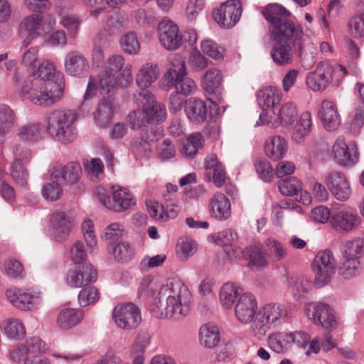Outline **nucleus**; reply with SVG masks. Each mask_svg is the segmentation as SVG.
<instances>
[{
	"label": "nucleus",
	"mask_w": 364,
	"mask_h": 364,
	"mask_svg": "<svg viewBox=\"0 0 364 364\" xmlns=\"http://www.w3.org/2000/svg\"><path fill=\"white\" fill-rule=\"evenodd\" d=\"M297 116L296 107L291 103L284 105L279 109L278 118L284 125L291 124Z\"/></svg>",
	"instance_id": "50"
},
{
	"label": "nucleus",
	"mask_w": 364,
	"mask_h": 364,
	"mask_svg": "<svg viewBox=\"0 0 364 364\" xmlns=\"http://www.w3.org/2000/svg\"><path fill=\"white\" fill-rule=\"evenodd\" d=\"M242 10L240 0H228L213 10L212 17L220 28L229 29L240 21Z\"/></svg>",
	"instance_id": "3"
},
{
	"label": "nucleus",
	"mask_w": 364,
	"mask_h": 364,
	"mask_svg": "<svg viewBox=\"0 0 364 364\" xmlns=\"http://www.w3.org/2000/svg\"><path fill=\"white\" fill-rule=\"evenodd\" d=\"M178 66L174 68H170L164 75L163 80L166 86H175L178 94L183 95H191L196 88L195 82L186 76L185 61L179 57Z\"/></svg>",
	"instance_id": "6"
},
{
	"label": "nucleus",
	"mask_w": 364,
	"mask_h": 364,
	"mask_svg": "<svg viewBox=\"0 0 364 364\" xmlns=\"http://www.w3.org/2000/svg\"><path fill=\"white\" fill-rule=\"evenodd\" d=\"M319 115L325 127L331 131L338 128L341 118L336 105L331 101L323 100Z\"/></svg>",
	"instance_id": "21"
},
{
	"label": "nucleus",
	"mask_w": 364,
	"mask_h": 364,
	"mask_svg": "<svg viewBox=\"0 0 364 364\" xmlns=\"http://www.w3.org/2000/svg\"><path fill=\"white\" fill-rule=\"evenodd\" d=\"M150 343V336L146 332L141 333L136 338L134 343L133 344L131 350L132 355H143L146 348Z\"/></svg>",
	"instance_id": "54"
},
{
	"label": "nucleus",
	"mask_w": 364,
	"mask_h": 364,
	"mask_svg": "<svg viewBox=\"0 0 364 364\" xmlns=\"http://www.w3.org/2000/svg\"><path fill=\"white\" fill-rule=\"evenodd\" d=\"M336 259L331 252H319L315 257L311 267L314 273V283L318 287L328 284L336 270Z\"/></svg>",
	"instance_id": "5"
},
{
	"label": "nucleus",
	"mask_w": 364,
	"mask_h": 364,
	"mask_svg": "<svg viewBox=\"0 0 364 364\" xmlns=\"http://www.w3.org/2000/svg\"><path fill=\"white\" fill-rule=\"evenodd\" d=\"M51 181L43 186L41 193L46 200L56 201L60 198L63 189L59 181H56L55 179H51Z\"/></svg>",
	"instance_id": "47"
},
{
	"label": "nucleus",
	"mask_w": 364,
	"mask_h": 364,
	"mask_svg": "<svg viewBox=\"0 0 364 364\" xmlns=\"http://www.w3.org/2000/svg\"><path fill=\"white\" fill-rule=\"evenodd\" d=\"M64 82L58 76L55 80L53 79L45 82L44 84V105H51L58 102L63 97L64 92Z\"/></svg>",
	"instance_id": "24"
},
{
	"label": "nucleus",
	"mask_w": 364,
	"mask_h": 364,
	"mask_svg": "<svg viewBox=\"0 0 364 364\" xmlns=\"http://www.w3.org/2000/svg\"><path fill=\"white\" fill-rule=\"evenodd\" d=\"M325 183L332 195L338 200H347L351 194V188L346 174L342 171H331L326 176Z\"/></svg>",
	"instance_id": "10"
},
{
	"label": "nucleus",
	"mask_w": 364,
	"mask_h": 364,
	"mask_svg": "<svg viewBox=\"0 0 364 364\" xmlns=\"http://www.w3.org/2000/svg\"><path fill=\"white\" fill-rule=\"evenodd\" d=\"M127 122L133 129H140L146 124H149L144 109H136L130 113L127 117Z\"/></svg>",
	"instance_id": "51"
},
{
	"label": "nucleus",
	"mask_w": 364,
	"mask_h": 364,
	"mask_svg": "<svg viewBox=\"0 0 364 364\" xmlns=\"http://www.w3.org/2000/svg\"><path fill=\"white\" fill-rule=\"evenodd\" d=\"M363 244L364 241L361 239L347 242L343 250L345 258L348 259H357L363 252Z\"/></svg>",
	"instance_id": "48"
},
{
	"label": "nucleus",
	"mask_w": 364,
	"mask_h": 364,
	"mask_svg": "<svg viewBox=\"0 0 364 364\" xmlns=\"http://www.w3.org/2000/svg\"><path fill=\"white\" fill-rule=\"evenodd\" d=\"M257 101L263 109L273 108L279 102L278 91L274 87H265L259 90L257 95Z\"/></svg>",
	"instance_id": "36"
},
{
	"label": "nucleus",
	"mask_w": 364,
	"mask_h": 364,
	"mask_svg": "<svg viewBox=\"0 0 364 364\" xmlns=\"http://www.w3.org/2000/svg\"><path fill=\"white\" fill-rule=\"evenodd\" d=\"M123 50L129 54H136L140 50V44L135 32L124 34L120 41Z\"/></svg>",
	"instance_id": "46"
},
{
	"label": "nucleus",
	"mask_w": 364,
	"mask_h": 364,
	"mask_svg": "<svg viewBox=\"0 0 364 364\" xmlns=\"http://www.w3.org/2000/svg\"><path fill=\"white\" fill-rule=\"evenodd\" d=\"M27 355V358L40 357L46 353V343L39 337L33 336L27 338L23 344Z\"/></svg>",
	"instance_id": "34"
},
{
	"label": "nucleus",
	"mask_w": 364,
	"mask_h": 364,
	"mask_svg": "<svg viewBox=\"0 0 364 364\" xmlns=\"http://www.w3.org/2000/svg\"><path fill=\"white\" fill-rule=\"evenodd\" d=\"M35 73L36 78H41L43 82H47L55 77V68L50 63H43L39 65L38 70Z\"/></svg>",
	"instance_id": "63"
},
{
	"label": "nucleus",
	"mask_w": 364,
	"mask_h": 364,
	"mask_svg": "<svg viewBox=\"0 0 364 364\" xmlns=\"http://www.w3.org/2000/svg\"><path fill=\"white\" fill-rule=\"evenodd\" d=\"M75 119L76 115L71 110H55L48 118V132L52 136L63 143L73 141L76 137L73 126Z\"/></svg>",
	"instance_id": "2"
},
{
	"label": "nucleus",
	"mask_w": 364,
	"mask_h": 364,
	"mask_svg": "<svg viewBox=\"0 0 364 364\" xmlns=\"http://www.w3.org/2000/svg\"><path fill=\"white\" fill-rule=\"evenodd\" d=\"M44 84L41 78H36V73L28 75L23 80L20 94L38 105H44Z\"/></svg>",
	"instance_id": "12"
},
{
	"label": "nucleus",
	"mask_w": 364,
	"mask_h": 364,
	"mask_svg": "<svg viewBox=\"0 0 364 364\" xmlns=\"http://www.w3.org/2000/svg\"><path fill=\"white\" fill-rule=\"evenodd\" d=\"M12 178L19 185L23 186L27 184L28 173L23 166L22 161L16 159L11 166Z\"/></svg>",
	"instance_id": "49"
},
{
	"label": "nucleus",
	"mask_w": 364,
	"mask_h": 364,
	"mask_svg": "<svg viewBox=\"0 0 364 364\" xmlns=\"http://www.w3.org/2000/svg\"><path fill=\"white\" fill-rule=\"evenodd\" d=\"M311 117L309 112L301 114L299 121L295 125L293 137L296 141H301L309 134L311 131Z\"/></svg>",
	"instance_id": "37"
},
{
	"label": "nucleus",
	"mask_w": 364,
	"mask_h": 364,
	"mask_svg": "<svg viewBox=\"0 0 364 364\" xmlns=\"http://www.w3.org/2000/svg\"><path fill=\"white\" fill-rule=\"evenodd\" d=\"M204 0H189L186 7V16L189 20H196L204 7Z\"/></svg>",
	"instance_id": "64"
},
{
	"label": "nucleus",
	"mask_w": 364,
	"mask_h": 364,
	"mask_svg": "<svg viewBox=\"0 0 364 364\" xmlns=\"http://www.w3.org/2000/svg\"><path fill=\"white\" fill-rule=\"evenodd\" d=\"M251 327L253 333L258 339H262L270 329V320H251Z\"/></svg>",
	"instance_id": "60"
},
{
	"label": "nucleus",
	"mask_w": 364,
	"mask_h": 364,
	"mask_svg": "<svg viewBox=\"0 0 364 364\" xmlns=\"http://www.w3.org/2000/svg\"><path fill=\"white\" fill-rule=\"evenodd\" d=\"M272 36L274 43L271 50V57L277 65L291 64L294 60L293 50L299 58L302 57L304 47L302 28L291 31H277L272 33Z\"/></svg>",
	"instance_id": "1"
},
{
	"label": "nucleus",
	"mask_w": 364,
	"mask_h": 364,
	"mask_svg": "<svg viewBox=\"0 0 364 364\" xmlns=\"http://www.w3.org/2000/svg\"><path fill=\"white\" fill-rule=\"evenodd\" d=\"M278 188L282 195L287 196L297 194L302 188L301 182L294 177L280 180Z\"/></svg>",
	"instance_id": "44"
},
{
	"label": "nucleus",
	"mask_w": 364,
	"mask_h": 364,
	"mask_svg": "<svg viewBox=\"0 0 364 364\" xmlns=\"http://www.w3.org/2000/svg\"><path fill=\"white\" fill-rule=\"evenodd\" d=\"M289 284L294 296L298 300L304 297L311 288L310 282L304 277H291Z\"/></svg>",
	"instance_id": "40"
},
{
	"label": "nucleus",
	"mask_w": 364,
	"mask_h": 364,
	"mask_svg": "<svg viewBox=\"0 0 364 364\" xmlns=\"http://www.w3.org/2000/svg\"><path fill=\"white\" fill-rule=\"evenodd\" d=\"M112 197L105 193H98L101 203L107 208L122 212L135 204L132 194L127 188L112 186Z\"/></svg>",
	"instance_id": "8"
},
{
	"label": "nucleus",
	"mask_w": 364,
	"mask_h": 364,
	"mask_svg": "<svg viewBox=\"0 0 364 364\" xmlns=\"http://www.w3.org/2000/svg\"><path fill=\"white\" fill-rule=\"evenodd\" d=\"M158 35L161 44L168 50H176L183 44L178 26L170 20L164 19L159 23Z\"/></svg>",
	"instance_id": "9"
},
{
	"label": "nucleus",
	"mask_w": 364,
	"mask_h": 364,
	"mask_svg": "<svg viewBox=\"0 0 364 364\" xmlns=\"http://www.w3.org/2000/svg\"><path fill=\"white\" fill-rule=\"evenodd\" d=\"M262 14L265 19L272 26L271 33H275L279 31L284 32L301 28L299 26H296L291 21L287 18L291 16V13L280 4H269L263 8Z\"/></svg>",
	"instance_id": "4"
},
{
	"label": "nucleus",
	"mask_w": 364,
	"mask_h": 364,
	"mask_svg": "<svg viewBox=\"0 0 364 364\" xmlns=\"http://www.w3.org/2000/svg\"><path fill=\"white\" fill-rule=\"evenodd\" d=\"M223 75L216 68L209 69L204 75L203 80V87L207 93L213 97L210 101H219L223 91Z\"/></svg>",
	"instance_id": "15"
},
{
	"label": "nucleus",
	"mask_w": 364,
	"mask_h": 364,
	"mask_svg": "<svg viewBox=\"0 0 364 364\" xmlns=\"http://www.w3.org/2000/svg\"><path fill=\"white\" fill-rule=\"evenodd\" d=\"M149 124H154L163 122L166 118V111L165 107L155 101L150 105H146L144 109Z\"/></svg>",
	"instance_id": "41"
},
{
	"label": "nucleus",
	"mask_w": 364,
	"mask_h": 364,
	"mask_svg": "<svg viewBox=\"0 0 364 364\" xmlns=\"http://www.w3.org/2000/svg\"><path fill=\"white\" fill-rule=\"evenodd\" d=\"M288 333H272L269 336L268 344L269 348L277 353H283L285 352L290 340L287 338Z\"/></svg>",
	"instance_id": "43"
},
{
	"label": "nucleus",
	"mask_w": 364,
	"mask_h": 364,
	"mask_svg": "<svg viewBox=\"0 0 364 364\" xmlns=\"http://www.w3.org/2000/svg\"><path fill=\"white\" fill-rule=\"evenodd\" d=\"M112 253L118 261L126 262L131 259L132 251L128 244L119 243L113 247Z\"/></svg>",
	"instance_id": "61"
},
{
	"label": "nucleus",
	"mask_w": 364,
	"mask_h": 364,
	"mask_svg": "<svg viewBox=\"0 0 364 364\" xmlns=\"http://www.w3.org/2000/svg\"><path fill=\"white\" fill-rule=\"evenodd\" d=\"M99 298L100 293L97 289L93 287L82 289L78 296L79 302L83 306L95 303Z\"/></svg>",
	"instance_id": "53"
},
{
	"label": "nucleus",
	"mask_w": 364,
	"mask_h": 364,
	"mask_svg": "<svg viewBox=\"0 0 364 364\" xmlns=\"http://www.w3.org/2000/svg\"><path fill=\"white\" fill-rule=\"evenodd\" d=\"M255 166L257 173L263 180L270 181L273 177V169L267 160L259 159L256 161Z\"/></svg>",
	"instance_id": "56"
},
{
	"label": "nucleus",
	"mask_w": 364,
	"mask_h": 364,
	"mask_svg": "<svg viewBox=\"0 0 364 364\" xmlns=\"http://www.w3.org/2000/svg\"><path fill=\"white\" fill-rule=\"evenodd\" d=\"M53 235L55 240L61 242L68 238L71 225L69 218L63 212H56L50 218Z\"/></svg>",
	"instance_id": "23"
},
{
	"label": "nucleus",
	"mask_w": 364,
	"mask_h": 364,
	"mask_svg": "<svg viewBox=\"0 0 364 364\" xmlns=\"http://www.w3.org/2000/svg\"><path fill=\"white\" fill-rule=\"evenodd\" d=\"M159 76L158 67L152 63H146L140 68L136 75V82L139 88H148Z\"/></svg>",
	"instance_id": "28"
},
{
	"label": "nucleus",
	"mask_w": 364,
	"mask_h": 364,
	"mask_svg": "<svg viewBox=\"0 0 364 364\" xmlns=\"http://www.w3.org/2000/svg\"><path fill=\"white\" fill-rule=\"evenodd\" d=\"M212 213L220 220L228 218L230 215V203L223 193H216L210 200Z\"/></svg>",
	"instance_id": "29"
},
{
	"label": "nucleus",
	"mask_w": 364,
	"mask_h": 364,
	"mask_svg": "<svg viewBox=\"0 0 364 364\" xmlns=\"http://www.w3.org/2000/svg\"><path fill=\"white\" fill-rule=\"evenodd\" d=\"M240 288L233 283L225 284L220 291V300L223 306L230 308L240 294Z\"/></svg>",
	"instance_id": "38"
},
{
	"label": "nucleus",
	"mask_w": 364,
	"mask_h": 364,
	"mask_svg": "<svg viewBox=\"0 0 364 364\" xmlns=\"http://www.w3.org/2000/svg\"><path fill=\"white\" fill-rule=\"evenodd\" d=\"M165 294L167 296L166 306L161 304V307H164L166 318H181L186 314L183 312L181 307L182 293L186 290L183 288L179 282H171L165 289Z\"/></svg>",
	"instance_id": "7"
},
{
	"label": "nucleus",
	"mask_w": 364,
	"mask_h": 364,
	"mask_svg": "<svg viewBox=\"0 0 364 364\" xmlns=\"http://www.w3.org/2000/svg\"><path fill=\"white\" fill-rule=\"evenodd\" d=\"M332 155L335 161L341 166H351L355 163V156L343 139H338L332 148Z\"/></svg>",
	"instance_id": "27"
},
{
	"label": "nucleus",
	"mask_w": 364,
	"mask_h": 364,
	"mask_svg": "<svg viewBox=\"0 0 364 364\" xmlns=\"http://www.w3.org/2000/svg\"><path fill=\"white\" fill-rule=\"evenodd\" d=\"M199 341L201 345L208 348L218 346L220 341L218 326L210 322L203 325L199 330Z\"/></svg>",
	"instance_id": "25"
},
{
	"label": "nucleus",
	"mask_w": 364,
	"mask_h": 364,
	"mask_svg": "<svg viewBox=\"0 0 364 364\" xmlns=\"http://www.w3.org/2000/svg\"><path fill=\"white\" fill-rule=\"evenodd\" d=\"M118 109L117 102L112 96L104 97L97 104L94 112L95 122L102 127H106Z\"/></svg>",
	"instance_id": "13"
},
{
	"label": "nucleus",
	"mask_w": 364,
	"mask_h": 364,
	"mask_svg": "<svg viewBox=\"0 0 364 364\" xmlns=\"http://www.w3.org/2000/svg\"><path fill=\"white\" fill-rule=\"evenodd\" d=\"M334 67L326 62H320L314 72L306 78V84L313 90H325L333 80Z\"/></svg>",
	"instance_id": "11"
},
{
	"label": "nucleus",
	"mask_w": 364,
	"mask_h": 364,
	"mask_svg": "<svg viewBox=\"0 0 364 364\" xmlns=\"http://www.w3.org/2000/svg\"><path fill=\"white\" fill-rule=\"evenodd\" d=\"M201 49L203 52L215 60H222L223 53L218 49L217 44L210 39H206L201 43Z\"/></svg>",
	"instance_id": "58"
},
{
	"label": "nucleus",
	"mask_w": 364,
	"mask_h": 364,
	"mask_svg": "<svg viewBox=\"0 0 364 364\" xmlns=\"http://www.w3.org/2000/svg\"><path fill=\"white\" fill-rule=\"evenodd\" d=\"M82 171L80 164L77 162H70L62 167H56L51 173V179L59 181L62 179L65 185H73L78 182Z\"/></svg>",
	"instance_id": "16"
},
{
	"label": "nucleus",
	"mask_w": 364,
	"mask_h": 364,
	"mask_svg": "<svg viewBox=\"0 0 364 364\" xmlns=\"http://www.w3.org/2000/svg\"><path fill=\"white\" fill-rule=\"evenodd\" d=\"M4 270L6 274L12 278L21 277L23 272V265L16 259H9L4 264Z\"/></svg>",
	"instance_id": "62"
},
{
	"label": "nucleus",
	"mask_w": 364,
	"mask_h": 364,
	"mask_svg": "<svg viewBox=\"0 0 364 364\" xmlns=\"http://www.w3.org/2000/svg\"><path fill=\"white\" fill-rule=\"evenodd\" d=\"M359 265L358 259H346L338 269L339 274L345 279H350L357 274Z\"/></svg>",
	"instance_id": "52"
},
{
	"label": "nucleus",
	"mask_w": 364,
	"mask_h": 364,
	"mask_svg": "<svg viewBox=\"0 0 364 364\" xmlns=\"http://www.w3.org/2000/svg\"><path fill=\"white\" fill-rule=\"evenodd\" d=\"M288 312L285 308L278 304H268L257 312L259 318H280L287 317Z\"/></svg>",
	"instance_id": "39"
},
{
	"label": "nucleus",
	"mask_w": 364,
	"mask_h": 364,
	"mask_svg": "<svg viewBox=\"0 0 364 364\" xmlns=\"http://www.w3.org/2000/svg\"><path fill=\"white\" fill-rule=\"evenodd\" d=\"M141 316V309L132 302H127L116 306L112 312V317L119 318H138Z\"/></svg>",
	"instance_id": "33"
},
{
	"label": "nucleus",
	"mask_w": 364,
	"mask_h": 364,
	"mask_svg": "<svg viewBox=\"0 0 364 364\" xmlns=\"http://www.w3.org/2000/svg\"><path fill=\"white\" fill-rule=\"evenodd\" d=\"M186 112L193 122L201 123L207 118L208 109L205 103L196 98H190L186 102Z\"/></svg>",
	"instance_id": "26"
},
{
	"label": "nucleus",
	"mask_w": 364,
	"mask_h": 364,
	"mask_svg": "<svg viewBox=\"0 0 364 364\" xmlns=\"http://www.w3.org/2000/svg\"><path fill=\"white\" fill-rule=\"evenodd\" d=\"M140 89V91H136L134 98L138 105H141L142 109H145L146 105H150L156 101L155 97L147 88Z\"/></svg>",
	"instance_id": "59"
},
{
	"label": "nucleus",
	"mask_w": 364,
	"mask_h": 364,
	"mask_svg": "<svg viewBox=\"0 0 364 364\" xmlns=\"http://www.w3.org/2000/svg\"><path fill=\"white\" fill-rule=\"evenodd\" d=\"M42 16L33 14L25 17L18 26V32L21 35L26 36L23 41V46H28L31 41L39 36V29L43 24Z\"/></svg>",
	"instance_id": "14"
},
{
	"label": "nucleus",
	"mask_w": 364,
	"mask_h": 364,
	"mask_svg": "<svg viewBox=\"0 0 364 364\" xmlns=\"http://www.w3.org/2000/svg\"><path fill=\"white\" fill-rule=\"evenodd\" d=\"M330 223L336 231L348 232L360 224V218L350 213L341 211L332 215Z\"/></svg>",
	"instance_id": "22"
},
{
	"label": "nucleus",
	"mask_w": 364,
	"mask_h": 364,
	"mask_svg": "<svg viewBox=\"0 0 364 364\" xmlns=\"http://www.w3.org/2000/svg\"><path fill=\"white\" fill-rule=\"evenodd\" d=\"M15 115L12 109L6 105L0 106V138H3L13 127Z\"/></svg>",
	"instance_id": "42"
},
{
	"label": "nucleus",
	"mask_w": 364,
	"mask_h": 364,
	"mask_svg": "<svg viewBox=\"0 0 364 364\" xmlns=\"http://www.w3.org/2000/svg\"><path fill=\"white\" fill-rule=\"evenodd\" d=\"M287 149V144L284 139L279 136H273L271 142L266 144L265 151L267 155L274 161L282 159Z\"/></svg>",
	"instance_id": "31"
},
{
	"label": "nucleus",
	"mask_w": 364,
	"mask_h": 364,
	"mask_svg": "<svg viewBox=\"0 0 364 364\" xmlns=\"http://www.w3.org/2000/svg\"><path fill=\"white\" fill-rule=\"evenodd\" d=\"M205 176L209 181L213 180L217 187L224 185L226 180V172L217 156L214 154L208 155L205 159Z\"/></svg>",
	"instance_id": "18"
},
{
	"label": "nucleus",
	"mask_w": 364,
	"mask_h": 364,
	"mask_svg": "<svg viewBox=\"0 0 364 364\" xmlns=\"http://www.w3.org/2000/svg\"><path fill=\"white\" fill-rule=\"evenodd\" d=\"M88 68V61L82 54L77 51H71L66 55L64 70L68 75L80 77L87 72Z\"/></svg>",
	"instance_id": "17"
},
{
	"label": "nucleus",
	"mask_w": 364,
	"mask_h": 364,
	"mask_svg": "<svg viewBox=\"0 0 364 364\" xmlns=\"http://www.w3.org/2000/svg\"><path fill=\"white\" fill-rule=\"evenodd\" d=\"M243 256L249 259V264L258 267L265 266L266 259L263 256L261 248L257 245H252L247 247L242 252Z\"/></svg>",
	"instance_id": "45"
},
{
	"label": "nucleus",
	"mask_w": 364,
	"mask_h": 364,
	"mask_svg": "<svg viewBox=\"0 0 364 364\" xmlns=\"http://www.w3.org/2000/svg\"><path fill=\"white\" fill-rule=\"evenodd\" d=\"M1 327L10 338L21 339L26 333V328L20 320H5Z\"/></svg>",
	"instance_id": "35"
},
{
	"label": "nucleus",
	"mask_w": 364,
	"mask_h": 364,
	"mask_svg": "<svg viewBox=\"0 0 364 364\" xmlns=\"http://www.w3.org/2000/svg\"><path fill=\"white\" fill-rule=\"evenodd\" d=\"M257 299L251 294H242L235 307V316L237 318H253L257 317Z\"/></svg>",
	"instance_id": "19"
},
{
	"label": "nucleus",
	"mask_w": 364,
	"mask_h": 364,
	"mask_svg": "<svg viewBox=\"0 0 364 364\" xmlns=\"http://www.w3.org/2000/svg\"><path fill=\"white\" fill-rule=\"evenodd\" d=\"M350 34L354 38L364 36V15L352 17L348 23Z\"/></svg>",
	"instance_id": "57"
},
{
	"label": "nucleus",
	"mask_w": 364,
	"mask_h": 364,
	"mask_svg": "<svg viewBox=\"0 0 364 364\" xmlns=\"http://www.w3.org/2000/svg\"><path fill=\"white\" fill-rule=\"evenodd\" d=\"M305 311L309 318H334L336 316L333 308L323 303L308 304Z\"/></svg>",
	"instance_id": "30"
},
{
	"label": "nucleus",
	"mask_w": 364,
	"mask_h": 364,
	"mask_svg": "<svg viewBox=\"0 0 364 364\" xmlns=\"http://www.w3.org/2000/svg\"><path fill=\"white\" fill-rule=\"evenodd\" d=\"M71 284L75 287H82L95 282L97 279V272L90 264H87L78 269L70 272Z\"/></svg>",
	"instance_id": "20"
},
{
	"label": "nucleus",
	"mask_w": 364,
	"mask_h": 364,
	"mask_svg": "<svg viewBox=\"0 0 364 364\" xmlns=\"http://www.w3.org/2000/svg\"><path fill=\"white\" fill-rule=\"evenodd\" d=\"M85 170L91 178H98L103 173L104 165L100 159H92L84 162Z\"/></svg>",
	"instance_id": "55"
},
{
	"label": "nucleus",
	"mask_w": 364,
	"mask_h": 364,
	"mask_svg": "<svg viewBox=\"0 0 364 364\" xmlns=\"http://www.w3.org/2000/svg\"><path fill=\"white\" fill-rule=\"evenodd\" d=\"M121 79L119 84H117L115 81L111 77L108 72L105 76L100 80V85L102 90L106 92H110L111 89L120 87H127L132 82V72L130 68L126 67L121 75Z\"/></svg>",
	"instance_id": "32"
}]
</instances>
